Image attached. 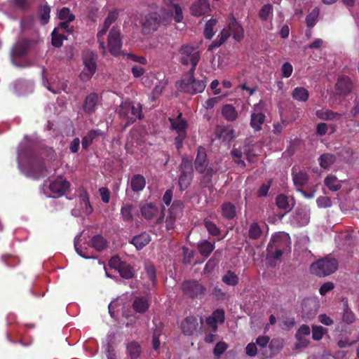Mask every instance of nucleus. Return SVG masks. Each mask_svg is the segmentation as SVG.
<instances>
[{
    "label": "nucleus",
    "instance_id": "f257e3e1",
    "mask_svg": "<svg viewBox=\"0 0 359 359\" xmlns=\"http://www.w3.org/2000/svg\"><path fill=\"white\" fill-rule=\"evenodd\" d=\"M142 111V106L139 102H123L118 109V114L121 119L126 121L124 128L134 123L137 119L142 120L144 118Z\"/></svg>",
    "mask_w": 359,
    "mask_h": 359
},
{
    "label": "nucleus",
    "instance_id": "f03ea898",
    "mask_svg": "<svg viewBox=\"0 0 359 359\" xmlns=\"http://www.w3.org/2000/svg\"><path fill=\"white\" fill-rule=\"evenodd\" d=\"M337 268L338 262L336 259L325 257L311 264L310 271L312 274L319 277H325L335 272Z\"/></svg>",
    "mask_w": 359,
    "mask_h": 359
},
{
    "label": "nucleus",
    "instance_id": "7ed1b4c3",
    "mask_svg": "<svg viewBox=\"0 0 359 359\" xmlns=\"http://www.w3.org/2000/svg\"><path fill=\"white\" fill-rule=\"evenodd\" d=\"M35 39H31L25 37L20 38L12 46L11 50V58L14 65L21 67L16 62L15 60L22 58L27 55L36 43Z\"/></svg>",
    "mask_w": 359,
    "mask_h": 359
},
{
    "label": "nucleus",
    "instance_id": "20e7f679",
    "mask_svg": "<svg viewBox=\"0 0 359 359\" xmlns=\"http://www.w3.org/2000/svg\"><path fill=\"white\" fill-rule=\"evenodd\" d=\"M171 129L175 130L177 133V137L175 138V144L177 150H180L183 145V142L187 137V129L188 123L187 120L182 118V114L180 113L175 118H168Z\"/></svg>",
    "mask_w": 359,
    "mask_h": 359
},
{
    "label": "nucleus",
    "instance_id": "39448f33",
    "mask_svg": "<svg viewBox=\"0 0 359 359\" xmlns=\"http://www.w3.org/2000/svg\"><path fill=\"white\" fill-rule=\"evenodd\" d=\"M177 86L180 91L190 95L202 93L206 86V81L197 80L195 77L182 79L177 82Z\"/></svg>",
    "mask_w": 359,
    "mask_h": 359
},
{
    "label": "nucleus",
    "instance_id": "423d86ee",
    "mask_svg": "<svg viewBox=\"0 0 359 359\" xmlns=\"http://www.w3.org/2000/svg\"><path fill=\"white\" fill-rule=\"evenodd\" d=\"M25 167L28 175L35 179L42 176L46 170L43 159L33 153L27 156Z\"/></svg>",
    "mask_w": 359,
    "mask_h": 359
},
{
    "label": "nucleus",
    "instance_id": "0eeeda50",
    "mask_svg": "<svg viewBox=\"0 0 359 359\" xmlns=\"http://www.w3.org/2000/svg\"><path fill=\"white\" fill-rule=\"evenodd\" d=\"M97 55L90 50L85 52L83 55V62L85 66V70L80 74V78L83 81L90 80L97 69Z\"/></svg>",
    "mask_w": 359,
    "mask_h": 359
},
{
    "label": "nucleus",
    "instance_id": "6e6552de",
    "mask_svg": "<svg viewBox=\"0 0 359 359\" xmlns=\"http://www.w3.org/2000/svg\"><path fill=\"white\" fill-rule=\"evenodd\" d=\"M182 290L184 295L192 299H201L207 292L205 287L195 280L184 281L182 284Z\"/></svg>",
    "mask_w": 359,
    "mask_h": 359
},
{
    "label": "nucleus",
    "instance_id": "1a4fd4ad",
    "mask_svg": "<svg viewBox=\"0 0 359 359\" xmlns=\"http://www.w3.org/2000/svg\"><path fill=\"white\" fill-rule=\"evenodd\" d=\"M162 20L156 12H151L145 15L142 22V33L149 35L156 32L161 25Z\"/></svg>",
    "mask_w": 359,
    "mask_h": 359
},
{
    "label": "nucleus",
    "instance_id": "9d476101",
    "mask_svg": "<svg viewBox=\"0 0 359 359\" xmlns=\"http://www.w3.org/2000/svg\"><path fill=\"white\" fill-rule=\"evenodd\" d=\"M180 174L178 184L182 191L185 190L190 185L193 179V165L189 161L182 160L180 166Z\"/></svg>",
    "mask_w": 359,
    "mask_h": 359
},
{
    "label": "nucleus",
    "instance_id": "9b49d317",
    "mask_svg": "<svg viewBox=\"0 0 359 359\" xmlns=\"http://www.w3.org/2000/svg\"><path fill=\"white\" fill-rule=\"evenodd\" d=\"M107 45L109 53L114 56L120 55L122 48L121 30L117 27H113L109 34Z\"/></svg>",
    "mask_w": 359,
    "mask_h": 359
},
{
    "label": "nucleus",
    "instance_id": "f8f14e48",
    "mask_svg": "<svg viewBox=\"0 0 359 359\" xmlns=\"http://www.w3.org/2000/svg\"><path fill=\"white\" fill-rule=\"evenodd\" d=\"M181 54L180 62L184 65H189V62L200 61L201 54L197 47L188 44L182 45L179 50Z\"/></svg>",
    "mask_w": 359,
    "mask_h": 359
},
{
    "label": "nucleus",
    "instance_id": "ddd939ff",
    "mask_svg": "<svg viewBox=\"0 0 359 359\" xmlns=\"http://www.w3.org/2000/svg\"><path fill=\"white\" fill-rule=\"evenodd\" d=\"M268 245L285 252L290 250V239L288 234L279 233L271 238Z\"/></svg>",
    "mask_w": 359,
    "mask_h": 359
},
{
    "label": "nucleus",
    "instance_id": "4468645a",
    "mask_svg": "<svg viewBox=\"0 0 359 359\" xmlns=\"http://www.w3.org/2000/svg\"><path fill=\"white\" fill-rule=\"evenodd\" d=\"M69 187L70 184L67 180L58 177L50 183L49 189L53 194H55L54 197H59L65 194Z\"/></svg>",
    "mask_w": 359,
    "mask_h": 359
},
{
    "label": "nucleus",
    "instance_id": "2eb2a0df",
    "mask_svg": "<svg viewBox=\"0 0 359 359\" xmlns=\"http://www.w3.org/2000/svg\"><path fill=\"white\" fill-rule=\"evenodd\" d=\"M206 150L203 147L198 148L197 155L194 161V168L198 173H204L210 168Z\"/></svg>",
    "mask_w": 359,
    "mask_h": 359
},
{
    "label": "nucleus",
    "instance_id": "dca6fc26",
    "mask_svg": "<svg viewBox=\"0 0 359 359\" xmlns=\"http://www.w3.org/2000/svg\"><path fill=\"white\" fill-rule=\"evenodd\" d=\"M210 11V5L208 0H196L190 7L191 14L196 17L208 15Z\"/></svg>",
    "mask_w": 359,
    "mask_h": 359
},
{
    "label": "nucleus",
    "instance_id": "f3484780",
    "mask_svg": "<svg viewBox=\"0 0 359 359\" xmlns=\"http://www.w3.org/2000/svg\"><path fill=\"white\" fill-rule=\"evenodd\" d=\"M182 332L186 336H192L198 330V322L196 317L188 316L181 323Z\"/></svg>",
    "mask_w": 359,
    "mask_h": 359
},
{
    "label": "nucleus",
    "instance_id": "a211bd4d",
    "mask_svg": "<svg viewBox=\"0 0 359 359\" xmlns=\"http://www.w3.org/2000/svg\"><path fill=\"white\" fill-rule=\"evenodd\" d=\"M183 203L181 201H174L169 209V215L165 219L166 228L170 229L173 228L174 222L176 217L182 213Z\"/></svg>",
    "mask_w": 359,
    "mask_h": 359
},
{
    "label": "nucleus",
    "instance_id": "6ab92c4d",
    "mask_svg": "<svg viewBox=\"0 0 359 359\" xmlns=\"http://www.w3.org/2000/svg\"><path fill=\"white\" fill-rule=\"evenodd\" d=\"M215 136L224 142L229 143L235 138V130L231 126H217L215 129Z\"/></svg>",
    "mask_w": 359,
    "mask_h": 359
},
{
    "label": "nucleus",
    "instance_id": "aec40b11",
    "mask_svg": "<svg viewBox=\"0 0 359 359\" xmlns=\"http://www.w3.org/2000/svg\"><path fill=\"white\" fill-rule=\"evenodd\" d=\"M98 95L96 93H90L88 95L83 104V110L86 114H92L96 110L98 104Z\"/></svg>",
    "mask_w": 359,
    "mask_h": 359
},
{
    "label": "nucleus",
    "instance_id": "412c9836",
    "mask_svg": "<svg viewBox=\"0 0 359 359\" xmlns=\"http://www.w3.org/2000/svg\"><path fill=\"white\" fill-rule=\"evenodd\" d=\"M229 29L231 35L232 34L233 38L237 41H241L244 36V30L243 27L239 24L235 18H232L227 26Z\"/></svg>",
    "mask_w": 359,
    "mask_h": 359
},
{
    "label": "nucleus",
    "instance_id": "4be33fe9",
    "mask_svg": "<svg viewBox=\"0 0 359 359\" xmlns=\"http://www.w3.org/2000/svg\"><path fill=\"white\" fill-rule=\"evenodd\" d=\"M140 212L142 216L147 220H151L158 213L159 209L156 205L153 203H146L141 205Z\"/></svg>",
    "mask_w": 359,
    "mask_h": 359
},
{
    "label": "nucleus",
    "instance_id": "5701e85b",
    "mask_svg": "<svg viewBox=\"0 0 359 359\" xmlns=\"http://www.w3.org/2000/svg\"><path fill=\"white\" fill-rule=\"evenodd\" d=\"M352 82L348 76H341L337 82L336 87L340 95H348L352 90Z\"/></svg>",
    "mask_w": 359,
    "mask_h": 359
},
{
    "label": "nucleus",
    "instance_id": "b1692460",
    "mask_svg": "<svg viewBox=\"0 0 359 359\" xmlns=\"http://www.w3.org/2000/svg\"><path fill=\"white\" fill-rule=\"evenodd\" d=\"M149 306L150 302L147 297H136L133 302V309L136 313H144Z\"/></svg>",
    "mask_w": 359,
    "mask_h": 359
},
{
    "label": "nucleus",
    "instance_id": "393cba45",
    "mask_svg": "<svg viewBox=\"0 0 359 359\" xmlns=\"http://www.w3.org/2000/svg\"><path fill=\"white\" fill-rule=\"evenodd\" d=\"M146 186L145 177L140 174H135L132 176L130 181V187L133 192L142 191Z\"/></svg>",
    "mask_w": 359,
    "mask_h": 359
},
{
    "label": "nucleus",
    "instance_id": "a878e982",
    "mask_svg": "<svg viewBox=\"0 0 359 359\" xmlns=\"http://www.w3.org/2000/svg\"><path fill=\"white\" fill-rule=\"evenodd\" d=\"M231 33L229 29L224 27L218 34L217 39L209 45L208 50H213L214 49L220 47L223 45L227 39L230 37Z\"/></svg>",
    "mask_w": 359,
    "mask_h": 359
},
{
    "label": "nucleus",
    "instance_id": "bb28decb",
    "mask_svg": "<svg viewBox=\"0 0 359 359\" xmlns=\"http://www.w3.org/2000/svg\"><path fill=\"white\" fill-rule=\"evenodd\" d=\"M316 115L319 119L324 121L339 120L342 117V115L341 114L335 112L328 109H322L317 110L316 112Z\"/></svg>",
    "mask_w": 359,
    "mask_h": 359
},
{
    "label": "nucleus",
    "instance_id": "cd10ccee",
    "mask_svg": "<svg viewBox=\"0 0 359 359\" xmlns=\"http://www.w3.org/2000/svg\"><path fill=\"white\" fill-rule=\"evenodd\" d=\"M151 241V236L147 233H142L137 236H135L131 241L130 243L134 245L137 250H141L144 247H145L147 244L149 243Z\"/></svg>",
    "mask_w": 359,
    "mask_h": 359
},
{
    "label": "nucleus",
    "instance_id": "c85d7f7f",
    "mask_svg": "<svg viewBox=\"0 0 359 359\" xmlns=\"http://www.w3.org/2000/svg\"><path fill=\"white\" fill-rule=\"evenodd\" d=\"M221 215L226 219H233L236 216V208L231 202H224L221 205Z\"/></svg>",
    "mask_w": 359,
    "mask_h": 359
},
{
    "label": "nucleus",
    "instance_id": "c756f323",
    "mask_svg": "<svg viewBox=\"0 0 359 359\" xmlns=\"http://www.w3.org/2000/svg\"><path fill=\"white\" fill-rule=\"evenodd\" d=\"M222 115L227 121L233 122L238 118V114L236 108L230 104H224L222 108Z\"/></svg>",
    "mask_w": 359,
    "mask_h": 359
},
{
    "label": "nucleus",
    "instance_id": "7c9ffc66",
    "mask_svg": "<svg viewBox=\"0 0 359 359\" xmlns=\"http://www.w3.org/2000/svg\"><path fill=\"white\" fill-rule=\"evenodd\" d=\"M266 116L262 112H253L251 114L250 126L255 131H259L265 121Z\"/></svg>",
    "mask_w": 359,
    "mask_h": 359
},
{
    "label": "nucleus",
    "instance_id": "2f4dec72",
    "mask_svg": "<svg viewBox=\"0 0 359 359\" xmlns=\"http://www.w3.org/2000/svg\"><path fill=\"white\" fill-rule=\"evenodd\" d=\"M102 135L103 133L100 130H90L88 131L82 138L81 144L83 149H87L96 137L102 136Z\"/></svg>",
    "mask_w": 359,
    "mask_h": 359
},
{
    "label": "nucleus",
    "instance_id": "473e14b6",
    "mask_svg": "<svg viewBox=\"0 0 359 359\" xmlns=\"http://www.w3.org/2000/svg\"><path fill=\"white\" fill-rule=\"evenodd\" d=\"M215 246V243H211L207 240H204L198 245V250L199 253L204 257H208L214 250Z\"/></svg>",
    "mask_w": 359,
    "mask_h": 359
},
{
    "label": "nucleus",
    "instance_id": "72a5a7b5",
    "mask_svg": "<svg viewBox=\"0 0 359 359\" xmlns=\"http://www.w3.org/2000/svg\"><path fill=\"white\" fill-rule=\"evenodd\" d=\"M127 355L130 359H137L141 353V346L136 341H131L126 346Z\"/></svg>",
    "mask_w": 359,
    "mask_h": 359
},
{
    "label": "nucleus",
    "instance_id": "f704fd0d",
    "mask_svg": "<svg viewBox=\"0 0 359 359\" xmlns=\"http://www.w3.org/2000/svg\"><path fill=\"white\" fill-rule=\"evenodd\" d=\"M284 252H285L280 250L273 248L271 245H267L266 259L271 263V264H276V263H273V262L280 260Z\"/></svg>",
    "mask_w": 359,
    "mask_h": 359
},
{
    "label": "nucleus",
    "instance_id": "c9c22d12",
    "mask_svg": "<svg viewBox=\"0 0 359 359\" xmlns=\"http://www.w3.org/2000/svg\"><path fill=\"white\" fill-rule=\"evenodd\" d=\"M214 173L215 171L212 167H210L204 173H201L203 175L200 178L199 184L202 188L209 187L212 185V178Z\"/></svg>",
    "mask_w": 359,
    "mask_h": 359
},
{
    "label": "nucleus",
    "instance_id": "e433bc0d",
    "mask_svg": "<svg viewBox=\"0 0 359 359\" xmlns=\"http://www.w3.org/2000/svg\"><path fill=\"white\" fill-rule=\"evenodd\" d=\"M90 242L92 247L99 252L104 250L107 244V240L100 234L94 236L91 238Z\"/></svg>",
    "mask_w": 359,
    "mask_h": 359
},
{
    "label": "nucleus",
    "instance_id": "4c0bfd02",
    "mask_svg": "<svg viewBox=\"0 0 359 359\" xmlns=\"http://www.w3.org/2000/svg\"><path fill=\"white\" fill-rule=\"evenodd\" d=\"M217 23V20L215 18H211L208 20L205 25L203 35L206 39L210 40L215 34L214 28Z\"/></svg>",
    "mask_w": 359,
    "mask_h": 359
},
{
    "label": "nucleus",
    "instance_id": "58836bf2",
    "mask_svg": "<svg viewBox=\"0 0 359 359\" xmlns=\"http://www.w3.org/2000/svg\"><path fill=\"white\" fill-rule=\"evenodd\" d=\"M294 220L299 224L300 226L306 225L310 220L309 214L303 209H297L295 210V214L294 216Z\"/></svg>",
    "mask_w": 359,
    "mask_h": 359
},
{
    "label": "nucleus",
    "instance_id": "ea45409f",
    "mask_svg": "<svg viewBox=\"0 0 359 359\" xmlns=\"http://www.w3.org/2000/svg\"><path fill=\"white\" fill-rule=\"evenodd\" d=\"M222 280L226 285L234 287L238 284L239 278L234 271L228 270L222 277Z\"/></svg>",
    "mask_w": 359,
    "mask_h": 359
},
{
    "label": "nucleus",
    "instance_id": "a19ab883",
    "mask_svg": "<svg viewBox=\"0 0 359 359\" xmlns=\"http://www.w3.org/2000/svg\"><path fill=\"white\" fill-rule=\"evenodd\" d=\"M292 178L295 186L302 187L305 185L309 180V175L304 171H299L294 173V168H292Z\"/></svg>",
    "mask_w": 359,
    "mask_h": 359
},
{
    "label": "nucleus",
    "instance_id": "79ce46f5",
    "mask_svg": "<svg viewBox=\"0 0 359 359\" xmlns=\"http://www.w3.org/2000/svg\"><path fill=\"white\" fill-rule=\"evenodd\" d=\"M335 161V156L328 153L322 154L318 158L319 165L324 169L329 168Z\"/></svg>",
    "mask_w": 359,
    "mask_h": 359
},
{
    "label": "nucleus",
    "instance_id": "37998d69",
    "mask_svg": "<svg viewBox=\"0 0 359 359\" xmlns=\"http://www.w3.org/2000/svg\"><path fill=\"white\" fill-rule=\"evenodd\" d=\"M292 97L300 102H306L309 97V91L304 87H297L292 93Z\"/></svg>",
    "mask_w": 359,
    "mask_h": 359
},
{
    "label": "nucleus",
    "instance_id": "c03bdc74",
    "mask_svg": "<svg viewBox=\"0 0 359 359\" xmlns=\"http://www.w3.org/2000/svg\"><path fill=\"white\" fill-rule=\"evenodd\" d=\"M50 7L48 5L40 6L39 8V20L41 25L48 24L50 20Z\"/></svg>",
    "mask_w": 359,
    "mask_h": 359
},
{
    "label": "nucleus",
    "instance_id": "a18cd8bd",
    "mask_svg": "<svg viewBox=\"0 0 359 359\" xmlns=\"http://www.w3.org/2000/svg\"><path fill=\"white\" fill-rule=\"evenodd\" d=\"M133 205L130 203L123 205L121 209V215L123 221L132 222L133 221V215L132 211Z\"/></svg>",
    "mask_w": 359,
    "mask_h": 359
},
{
    "label": "nucleus",
    "instance_id": "49530a36",
    "mask_svg": "<svg viewBox=\"0 0 359 359\" xmlns=\"http://www.w3.org/2000/svg\"><path fill=\"white\" fill-rule=\"evenodd\" d=\"M273 6L270 4H264L259 11V17L262 21H266L273 16Z\"/></svg>",
    "mask_w": 359,
    "mask_h": 359
},
{
    "label": "nucleus",
    "instance_id": "de8ad7c7",
    "mask_svg": "<svg viewBox=\"0 0 359 359\" xmlns=\"http://www.w3.org/2000/svg\"><path fill=\"white\" fill-rule=\"evenodd\" d=\"M262 234V230L257 222H253L250 225L248 230V237L252 240L259 239Z\"/></svg>",
    "mask_w": 359,
    "mask_h": 359
},
{
    "label": "nucleus",
    "instance_id": "09e8293b",
    "mask_svg": "<svg viewBox=\"0 0 359 359\" xmlns=\"http://www.w3.org/2000/svg\"><path fill=\"white\" fill-rule=\"evenodd\" d=\"M319 8H313L306 17V26L311 29L318 22L319 15Z\"/></svg>",
    "mask_w": 359,
    "mask_h": 359
},
{
    "label": "nucleus",
    "instance_id": "8fccbe9b",
    "mask_svg": "<svg viewBox=\"0 0 359 359\" xmlns=\"http://www.w3.org/2000/svg\"><path fill=\"white\" fill-rule=\"evenodd\" d=\"M51 36V43L55 48L62 47L63 45V41L67 39L65 35L58 34L57 28L53 29Z\"/></svg>",
    "mask_w": 359,
    "mask_h": 359
},
{
    "label": "nucleus",
    "instance_id": "3c124183",
    "mask_svg": "<svg viewBox=\"0 0 359 359\" xmlns=\"http://www.w3.org/2000/svg\"><path fill=\"white\" fill-rule=\"evenodd\" d=\"M144 270L149 280L153 285H155L156 281V271L154 265L148 262L144 264Z\"/></svg>",
    "mask_w": 359,
    "mask_h": 359
},
{
    "label": "nucleus",
    "instance_id": "603ef678",
    "mask_svg": "<svg viewBox=\"0 0 359 359\" xmlns=\"http://www.w3.org/2000/svg\"><path fill=\"white\" fill-rule=\"evenodd\" d=\"M325 184L331 191H338L341 189V184L337 182V178L333 175H328L325 179Z\"/></svg>",
    "mask_w": 359,
    "mask_h": 359
},
{
    "label": "nucleus",
    "instance_id": "864d4df0",
    "mask_svg": "<svg viewBox=\"0 0 359 359\" xmlns=\"http://www.w3.org/2000/svg\"><path fill=\"white\" fill-rule=\"evenodd\" d=\"M121 275V276L126 279L132 278L134 276V271L133 267L124 262L119 270L118 271Z\"/></svg>",
    "mask_w": 359,
    "mask_h": 359
},
{
    "label": "nucleus",
    "instance_id": "5fc2aeb1",
    "mask_svg": "<svg viewBox=\"0 0 359 359\" xmlns=\"http://www.w3.org/2000/svg\"><path fill=\"white\" fill-rule=\"evenodd\" d=\"M327 333V329L320 325L312 326V339L315 341L320 340Z\"/></svg>",
    "mask_w": 359,
    "mask_h": 359
},
{
    "label": "nucleus",
    "instance_id": "6e6d98bb",
    "mask_svg": "<svg viewBox=\"0 0 359 359\" xmlns=\"http://www.w3.org/2000/svg\"><path fill=\"white\" fill-rule=\"evenodd\" d=\"M203 224L210 235L212 236H218L220 235L221 231L214 222L205 219Z\"/></svg>",
    "mask_w": 359,
    "mask_h": 359
},
{
    "label": "nucleus",
    "instance_id": "4d7b16f0",
    "mask_svg": "<svg viewBox=\"0 0 359 359\" xmlns=\"http://www.w3.org/2000/svg\"><path fill=\"white\" fill-rule=\"evenodd\" d=\"M231 154L233 161L240 167L245 168L246 164L243 160H242L243 153L238 149H233L231 151Z\"/></svg>",
    "mask_w": 359,
    "mask_h": 359
},
{
    "label": "nucleus",
    "instance_id": "13d9d810",
    "mask_svg": "<svg viewBox=\"0 0 359 359\" xmlns=\"http://www.w3.org/2000/svg\"><path fill=\"white\" fill-rule=\"evenodd\" d=\"M58 18L61 20L74 21L75 15L71 13V11L67 7L62 8L58 13Z\"/></svg>",
    "mask_w": 359,
    "mask_h": 359
},
{
    "label": "nucleus",
    "instance_id": "bf43d9fd",
    "mask_svg": "<svg viewBox=\"0 0 359 359\" xmlns=\"http://www.w3.org/2000/svg\"><path fill=\"white\" fill-rule=\"evenodd\" d=\"M276 205L280 209H283L285 210H290L289 202H288V198L283 194L278 195L276 197Z\"/></svg>",
    "mask_w": 359,
    "mask_h": 359
},
{
    "label": "nucleus",
    "instance_id": "052dcab7",
    "mask_svg": "<svg viewBox=\"0 0 359 359\" xmlns=\"http://www.w3.org/2000/svg\"><path fill=\"white\" fill-rule=\"evenodd\" d=\"M118 15L119 13L116 8L109 11L104 24H105L106 27H110L117 20Z\"/></svg>",
    "mask_w": 359,
    "mask_h": 359
},
{
    "label": "nucleus",
    "instance_id": "680f3d73",
    "mask_svg": "<svg viewBox=\"0 0 359 359\" xmlns=\"http://www.w3.org/2000/svg\"><path fill=\"white\" fill-rule=\"evenodd\" d=\"M342 320L346 324H351L355 320V314L347 306L344 310Z\"/></svg>",
    "mask_w": 359,
    "mask_h": 359
},
{
    "label": "nucleus",
    "instance_id": "e2e57ef3",
    "mask_svg": "<svg viewBox=\"0 0 359 359\" xmlns=\"http://www.w3.org/2000/svg\"><path fill=\"white\" fill-rule=\"evenodd\" d=\"M80 198L81 201V203L84 204L86 212L87 214H90L93 211V208L90 205V200H89V196L86 191H84L83 194L80 195Z\"/></svg>",
    "mask_w": 359,
    "mask_h": 359
},
{
    "label": "nucleus",
    "instance_id": "0e129e2a",
    "mask_svg": "<svg viewBox=\"0 0 359 359\" xmlns=\"http://www.w3.org/2000/svg\"><path fill=\"white\" fill-rule=\"evenodd\" d=\"M227 348V344L225 342L219 341L217 343L213 350V353L215 358H219L220 355L225 352Z\"/></svg>",
    "mask_w": 359,
    "mask_h": 359
},
{
    "label": "nucleus",
    "instance_id": "69168bd1",
    "mask_svg": "<svg viewBox=\"0 0 359 359\" xmlns=\"http://www.w3.org/2000/svg\"><path fill=\"white\" fill-rule=\"evenodd\" d=\"M212 294L214 298L217 301L224 300L227 297V293L226 292H224L218 286L214 287Z\"/></svg>",
    "mask_w": 359,
    "mask_h": 359
},
{
    "label": "nucleus",
    "instance_id": "338daca9",
    "mask_svg": "<svg viewBox=\"0 0 359 359\" xmlns=\"http://www.w3.org/2000/svg\"><path fill=\"white\" fill-rule=\"evenodd\" d=\"M293 72L292 65L290 62H285L281 67L282 76L283 78H289Z\"/></svg>",
    "mask_w": 359,
    "mask_h": 359
},
{
    "label": "nucleus",
    "instance_id": "774afa93",
    "mask_svg": "<svg viewBox=\"0 0 359 359\" xmlns=\"http://www.w3.org/2000/svg\"><path fill=\"white\" fill-rule=\"evenodd\" d=\"M123 263L124 262H122L119 257L114 256L109 260L108 264L109 267L118 271Z\"/></svg>",
    "mask_w": 359,
    "mask_h": 359
}]
</instances>
